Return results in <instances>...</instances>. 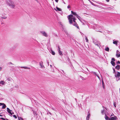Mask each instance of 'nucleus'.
Returning <instances> with one entry per match:
<instances>
[{
	"label": "nucleus",
	"instance_id": "48",
	"mask_svg": "<svg viewBox=\"0 0 120 120\" xmlns=\"http://www.w3.org/2000/svg\"><path fill=\"white\" fill-rule=\"evenodd\" d=\"M113 71L114 72H115V70L114 69H113Z\"/></svg>",
	"mask_w": 120,
	"mask_h": 120
},
{
	"label": "nucleus",
	"instance_id": "2",
	"mask_svg": "<svg viewBox=\"0 0 120 120\" xmlns=\"http://www.w3.org/2000/svg\"><path fill=\"white\" fill-rule=\"evenodd\" d=\"M68 18L69 20V22H76L75 21L76 19L72 15H69L68 16Z\"/></svg>",
	"mask_w": 120,
	"mask_h": 120
},
{
	"label": "nucleus",
	"instance_id": "42",
	"mask_svg": "<svg viewBox=\"0 0 120 120\" xmlns=\"http://www.w3.org/2000/svg\"><path fill=\"white\" fill-rule=\"evenodd\" d=\"M67 8H70V6H68L67 7Z\"/></svg>",
	"mask_w": 120,
	"mask_h": 120
},
{
	"label": "nucleus",
	"instance_id": "22",
	"mask_svg": "<svg viewBox=\"0 0 120 120\" xmlns=\"http://www.w3.org/2000/svg\"><path fill=\"white\" fill-rule=\"evenodd\" d=\"M64 30L65 34L67 35V36L68 37V36H69V34L68 33V32H67V31H65L64 30Z\"/></svg>",
	"mask_w": 120,
	"mask_h": 120
},
{
	"label": "nucleus",
	"instance_id": "6",
	"mask_svg": "<svg viewBox=\"0 0 120 120\" xmlns=\"http://www.w3.org/2000/svg\"><path fill=\"white\" fill-rule=\"evenodd\" d=\"M109 120H117V117L116 116H114L111 117Z\"/></svg>",
	"mask_w": 120,
	"mask_h": 120
},
{
	"label": "nucleus",
	"instance_id": "32",
	"mask_svg": "<svg viewBox=\"0 0 120 120\" xmlns=\"http://www.w3.org/2000/svg\"><path fill=\"white\" fill-rule=\"evenodd\" d=\"M85 40H86V41L87 42H88V40L87 37H85Z\"/></svg>",
	"mask_w": 120,
	"mask_h": 120
},
{
	"label": "nucleus",
	"instance_id": "46",
	"mask_svg": "<svg viewBox=\"0 0 120 120\" xmlns=\"http://www.w3.org/2000/svg\"><path fill=\"white\" fill-rule=\"evenodd\" d=\"M15 87L16 88H17L18 87V86H15Z\"/></svg>",
	"mask_w": 120,
	"mask_h": 120
},
{
	"label": "nucleus",
	"instance_id": "9",
	"mask_svg": "<svg viewBox=\"0 0 120 120\" xmlns=\"http://www.w3.org/2000/svg\"><path fill=\"white\" fill-rule=\"evenodd\" d=\"M7 111L11 115H12V114L11 112V110H10L8 108H7Z\"/></svg>",
	"mask_w": 120,
	"mask_h": 120
},
{
	"label": "nucleus",
	"instance_id": "41",
	"mask_svg": "<svg viewBox=\"0 0 120 120\" xmlns=\"http://www.w3.org/2000/svg\"><path fill=\"white\" fill-rule=\"evenodd\" d=\"M117 64H120V62L119 61H118V62H117Z\"/></svg>",
	"mask_w": 120,
	"mask_h": 120
},
{
	"label": "nucleus",
	"instance_id": "26",
	"mask_svg": "<svg viewBox=\"0 0 120 120\" xmlns=\"http://www.w3.org/2000/svg\"><path fill=\"white\" fill-rule=\"evenodd\" d=\"M101 113L103 115L105 113L104 110H102L101 111Z\"/></svg>",
	"mask_w": 120,
	"mask_h": 120
},
{
	"label": "nucleus",
	"instance_id": "20",
	"mask_svg": "<svg viewBox=\"0 0 120 120\" xmlns=\"http://www.w3.org/2000/svg\"><path fill=\"white\" fill-rule=\"evenodd\" d=\"M21 68H23L25 69H30V68L29 67H21Z\"/></svg>",
	"mask_w": 120,
	"mask_h": 120
},
{
	"label": "nucleus",
	"instance_id": "5",
	"mask_svg": "<svg viewBox=\"0 0 120 120\" xmlns=\"http://www.w3.org/2000/svg\"><path fill=\"white\" fill-rule=\"evenodd\" d=\"M40 33L43 36H45V37H47V34L44 31H41L40 32Z\"/></svg>",
	"mask_w": 120,
	"mask_h": 120
},
{
	"label": "nucleus",
	"instance_id": "27",
	"mask_svg": "<svg viewBox=\"0 0 120 120\" xmlns=\"http://www.w3.org/2000/svg\"><path fill=\"white\" fill-rule=\"evenodd\" d=\"M0 119L2 120H9L8 119H7V118H5V119L2 117L0 118Z\"/></svg>",
	"mask_w": 120,
	"mask_h": 120
},
{
	"label": "nucleus",
	"instance_id": "54",
	"mask_svg": "<svg viewBox=\"0 0 120 120\" xmlns=\"http://www.w3.org/2000/svg\"><path fill=\"white\" fill-rule=\"evenodd\" d=\"M61 26L62 28H63V26L62 25Z\"/></svg>",
	"mask_w": 120,
	"mask_h": 120
},
{
	"label": "nucleus",
	"instance_id": "60",
	"mask_svg": "<svg viewBox=\"0 0 120 120\" xmlns=\"http://www.w3.org/2000/svg\"><path fill=\"white\" fill-rule=\"evenodd\" d=\"M49 113L51 114V113H50V112H49Z\"/></svg>",
	"mask_w": 120,
	"mask_h": 120
},
{
	"label": "nucleus",
	"instance_id": "29",
	"mask_svg": "<svg viewBox=\"0 0 120 120\" xmlns=\"http://www.w3.org/2000/svg\"><path fill=\"white\" fill-rule=\"evenodd\" d=\"M7 17H6V16H4L3 17H2L1 18L2 19H6V18Z\"/></svg>",
	"mask_w": 120,
	"mask_h": 120
},
{
	"label": "nucleus",
	"instance_id": "55",
	"mask_svg": "<svg viewBox=\"0 0 120 120\" xmlns=\"http://www.w3.org/2000/svg\"><path fill=\"white\" fill-rule=\"evenodd\" d=\"M13 66H12V67H11V68H13Z\"/></svg>",
	"mask_w": 120,
	"mask_h": 120
},
{
	"label": "nucleus",
	"instance_id": "30",
	"mask_svg": "<svg viewBox=\"0 0 120 120\" xmlns=\"http://www.w3.org/2000/svg\"><path fill=\"white\" fill-rule=\"evenodd\" d=\"M11 79L10 78H8L6 80H8L9 81H10Z\"/></svg>",
	"mask_w": 120,
	"mask_h": 120
},
{
	"label": "nucleus",
	"instance_id": "49",
	"mask_svg": "<svg viewBox=\"0 0 120 120\" xmlns=\"http://www.w3.org/2000/svg\"><path fill=\"white\" fill-rule=\"evenodd\" d=\"M47 63H48V65H49V63L48 62H47Z\"/></svg>",
	"mask_w": 120,
	"mask_h": 120
},
{
	"label": "nucleus",
	"instance_id": "58",
	"mask_svg": "<svg viewBox=\"0 0 120 120\" xmlns=\"http://www.w3.org/2000/svg\"><path fill=\"white\" fill-rule=\"evenodd\" d=\"M103 87L104 88V86L103 85Z\"/></svg>",
	"mask_w": 120,
	"mask_h": 120
},
{
	"label": "nucleus",
	"instance_id": "28",
	"mask_svg": "<svg viewBox=\"0 0 120 120\" xmlns=\"http://www.w3.org/2000/svg\"><path fill=\"white\" fill-rule=\"evenodd\" d=\"M93 73L94 75H95L96 76L98 77V75H97V73L95 72H93Z\"/></svg>",
	"mask_w": 120,
	"mask_h": 120
},
{
	"label": "nucleus",
	"instance_id": "61",
	"mask_svg": "<svg viewBox=\"0 0 120 120\" xmlns=\"http://www.w3.org/2000/svg\"><path fill=\"white\" fill-rule=\"evenodd\" d=\"M60 24L61 25H62V24Z\"/></svg>",
	"mask_w": 120,
	"mask_h": 120
},
{
	"label": "nucleus",
	"instance_id": "38",
	"mask_svg": "<svg viewBox=\"0 0 120 120\" xmlns=\"http://www.w3.org/2000/svg\"><path fill=\"white\" fill-rule=\"evenodd\" d=\"M114 105L115 107H116V105L114 103Z\"/></svg>",
	"mask_w": 120,
	"mask_h": 120
},
{
	"label": "nucleus",
	"instance_id": "44",
	"mask_svg": "<svg viewBox=\"0 0 120 120\" xmlns=\"http://www.w3.org/2000/svg\"><path fill=\"white\" fill-rule=\"evenodd\" d=\"M55 0L56 2L57 3L58 1V0Z\"/></svg>",
	"mask_w": 120,
	"mask_h": 120
},
{
	"label": "nucleus",
	"instance_id": "31",
	"mask_svg": "<svg viewBox=\"0 0 120 120\" xmlns=\"http://www.w3.org/2000/svg\"><path fill=\"white\" fill-rule=\"evenodd\" d=\"M111 60H112L111 61H115V59L114 58H112Z\"/></svg>",
	"mask_w": 120,
	"mask_h": 120
},
{
	"label": "nucleus",
	"instance_id": "18",
	"mask_svg": "<svg viewBox=\"0 0 120 120\" xmlns=\"http://www.w3.org/2000/svg\"><path fill=\"white\" fill-rule=\"evenodd\" d=\"M120 65H117L115 67V68L117 70L119 69H120Z\"/></svg>",
	"mask_w": 120,
	"mask_h": 120
},
{
	"label": "nucleus",
	"instance_id": "24",
	"mask_svg": "<svg viewBox=\"0 0 120 120\" xmlns=\"http://www.w3.org/2000/svg\"><path fill=\"white\" fill-rule=\"evenodd\" d=\"M56 8L57 10L59 11H61V9L57 7H56Z\"/></svg>",
	"mask_w": 120,
	"mask_h": 120
},
{
	"label": "nucleus",
	"instance_id": "13",
	"mask_svg": "<svg viewBox=\"0 0 120 120\" xmlns=\"http://www.w3.org/2000/svg\"><path fill=\"white\" fill-rule=\"evenodd\" d=\"M71 13L72 14H73L74 15L77 17V15H78L75 12H74L72 11H71Z\"/></svg>",
	"mask_w": 120,
	"mask_h": 120
},
{
	"label": "nucleus",
	"instance_id": "59",
	"mask_svg": "<svg viewBox=\"0 0 120 120\" xmlns=\"http://www.w3.org/2000/svg\"><path fill=\"white\" fill-rule=\"evenodd\" d=\"M76 100V98H75V100Z\"/></svg>",
	"mask_w": 120,
	"mask_h": 120
},
{
	"label": "nucleus",
	"instance_id": "37",
	"mask_svg": "<svg viewBox=\"0 0 120 120\" xmlns=\"http://www.w3.org/2000/svg\"><path fill=\"white\" fill-rule=\"evenodd\" d=\"M18 120H21V117H18Z\"/></svg>",
	"mask_w": 120,
	"mask_h": 120
},
{
	"label": "nucleus",
	"instance_id": "17",
	"mask_svg": "<svg viewBox=\"0 0 120 120\" xmlns=\"http://www.w3.org/2000/svg\"><path fill=\"white\" fill-rule=\"evenodd\" d=\"M111 64H112V65H113V66H115V63L113 61H111Z\"/></svg>",
	"mask_w": 120,
	"mask_h": 120
},
{
	"label": "nucleus",
	"instance_id": "4",
	"mask_svg": "<svg viewBox=\"0 0 120 120\" xmlns=\"http://www.w3.org/2000/svg\"><path fill=\"white\" fill-rule=\"evenodd\" d=\"M94 44L98 46H99L100 45V42L96 40H94L93 41Z\"/></svg>",
	"mask_w": 120,
	"mask_h": 120
},
{
	"label": "nucleus",
	"instance_id": "11",
	"mask_svg": "<svg viewBox=\"0 0 120 120\" xmlns=\"http://www.w3.org/2000/svg\"><path fill=\"white\" fill-rule=\"evenodd\" d=\"M115 40H113V43L114 44H115L116 45H117V42H118V41L116 40L115 41Z\"/></svg>",
	"mask_w": 120,
	"mask_h": 120
},
{
	"label": "nucleus",
	"instance_id": "50",
	"mask_svg": "<svg viewBox=\"0 0 120 120\" xmlns=\"http://www.w3.org/2000/svg\"><path fill=\"white\" fill-rule=\"evenodd\" d=\"M0 116H2V115H1L0 114Z\"/></svg>",
	"mask_w": 120,
	"mask_h": 120
},
{
	"label": "nucleus",
	"instance_id": "23",
	"mask_svg": "<svg viewBox=\"0 0 120 120\" xmlns=\"http://www.w3.org/2000/svg\"><path fill=\"white\" fill-rule=\"evenodd\" d=\"M109 49L108 47H107L105 49V50L106 51H109Z\"/></svg>",
	"mask_w": 120,
	"mask_h": 120
},
{
	"label": "nucleus",
	"instance_id": "3",
	"mask_svg": "<svg viewBox=\"0 0 120 120\" xmlns=\"http://www.w3.org/2000/svg\"><path fill=\"white\" fill-rule=\"evenodd\" d=\"M115 76L116 78V81H117L120 79V73L119 72H117L115 73Z\"/></svg>",
	"mask_w": 120,
	"mask_h": 120
},
{
	"label": "nucleus",
	"instance_id": "43",
	"mask_svg": "<svg viewBox=\"0 0 120 120\" xmlns=\"http://www.w3.org/2000/svg\"><path fill=\"white\" fill-rule=\"evenodd\" d=\"M2 69V67H0V71H1Z\"/></svg>",
	"mask_w": 120,
	"mask_h": 120
},
{
	"label": "nucleus",
	"instance_id": "12",
	"mask_svg": "<svg viewBox=\"0 0 120 120\" xmlns=\"http://www.w3.org/2000/svg\"><path fill=\"white\" fill-rule=\"evenodd\" d=\"M76 17L79 19L81 22H82V19L78 15H77Z\"/></svg>",
	"mask_w": 120,
	"mask_h": 120
},
{
	"label": "nucleus",
	"instance_id": "14",
	"mask_svg": "<svg viewBox=\"0 0 120 120\" xmlns=\"http://www.w3.org/2000/svg\"><path fill=\"white\" fill-rule=\"evenodd\" d=\"M90 114L88 112V115L87 116V117H86V120H89L90 117Z\"/></svg>",
	"mask_w": 120,
	"mask_h": 120
},
{
	"label": "nucleus",
	"instance_id": "8",
	"mask_svg": "<svg viewBox=\"0 0 120 120\" xmlns=\"http://www.w3.org/2000/svg\"><path fill=\"white\" fill-rule=\"evenodd\" d=\"M71 24H72L73 25L75 26L78 29L79 28V27L78 26V25L77 23H70Z\"/></svg>",
	"mask_w": 120,
	"mask_h": 120
},
{
	"label": "nucleus",
	"instance_id": "39",
	"mask_svg": "<svg viewBox=\"0 0 120 120\" xmlns=\"http://www.w3.org/2000/svg\"><path fill=\"white\" fill-rule=\"evenodd\" d=\"M3 103H0V106L2 105H3Z\"/></svg>",
	"mask_w": 120,
	"mask_h": 120
},
{
	"label": "nucleus",
	"instance_id": "21",
	"mask_svg": "<svg viewBox=\"0 0 120 120\" xmlns=\"http://www.w3.org/2000/svg\"><path fill=\"white\" fill-rule=\"evenodd\" d=\"M3 106L2 107V109H5V108L6 106L5 104H4V103H3Z\"/></svg>",
	"mask_w": 120,
	"mask_h": 120
},
{
	"label": "nucleus",
	"instance_id": "10",
	"mask_svg": "<svg viewBox=\"0 0 120 120\" xmlns=\"http://www.w3.org/2000/svg\"><path fill=\"white\" fill-rule=\"evenodd\" d=\"M5 82L4 81H1L0 82V86H2V85H4Z\"/></svg>",
	"mask_w": 120,
	"mask_h": 120
},
{
	"label": "nucleus",
	"instance_id": "25",
	"mask_svg": "<svg viewBox=\"0 0 120 120\" xmlns=\"http://www.w3.org/2000/svg\"><path fill=\"white\" fill-rule=\"evenodd\" d=\"M116 56L117 57H120V54H116Z\"/></svg>",
	"mask_w": 120,
	"mask_h": 120
},
{
	"label": "nucleus",
	"instance_id": "35",
	"mask_svg": "<svg viewBox=\"0 0 120 120\" xmlns=\"http://www.w3.org/2000/svg\"><path fill=\"white\" fill-rule=\"evenodd\" d=\"M58 51H59V50H60V47L59 46H58Z\"/></svg>",
	"mask_w": 120,
	"mask_h": 120
},
{
	"label": "nucleus",
	"instance_id": "45",
	"mask_svg": "<svg viewBox=\"0 0 120 120\" xmlns=\"http://www.w3.org/2000/svg\"><path fill=\"white\" fill-rule=\"evenodd\" d=\"M107 2H109V0H105Z\"/></svg>",
	"mask_w": 120,
	"mask_h": 120
},
{
	"label": "nucleus",
	"instance_id": "15",
	"mask_svg": "<svg viewBox=\"0 0 120 120\" xmlns=\"http://www.w3.org/2000/svg\"><path fill=\"white\" fill-rule=\"evenodd\" d=\"M50 52V53H51L53 55H54L55 54V52L52 50H51Z\"/></svg>",
	"mask_w": 120,
	"mask_h": 120
},
{
	"label": "nucleus",
	"instance_id": "33",
	"mask_svg": "<svg viewBox=\"0 0 120 120\" xmlns=\"http://www.w3.org/2000/svg\"><path fill=\"white\" fill-rule=\"evenodd\" d=\"M32 111L33 112L34 114H36V112L35 111H34L33 109L32 110Z\"/></svg>",
	"mask_w": 120,
	"mask_h": 120
},
{
	"label": "nucleus",
	"instance_id": "53",
	"mask_svg": "<svg viewBox=\"0 0 120 120\" xmlns=\"http://www.w3.org/2000/svg\"><path fill=\"white\" fill-rule=\"evenodd\" d=\"M3 23H1V24H2Z\"/></svg>",
	"mask_w": 120,
	"mask_h": 120
},
{
	"label": "nucleus",
	"instance_id": "34",
	"mask_svg": "<svg viewBox=\"0 0 120 120\" xmlns=\"http://www.w3.org/2000/svg\"><path fill=\"white\" fill-rule=\"evenodd\" d=\"M8 64H12L11 62H9L8 63Z\"/></svg>",
	"mask_w": 120,
	"mask_h": 120
},
{
	"label": "nucleus",
	"instance_id": "52",
	"mask_svg": "<svg viewBox=\"0 0 120 120\" xmlns=\"http://www.w3.org/2000/svg\"><path fill=\"white\" fill-rule=\"evenodd\" d=\"M50 66L51 67V68L52 67V65H50Z\"/></svg>",
	"mask_w": 120,
	"mask_h": 120
},
{
	"label": "nucleus",
	"instance_id": "57",
	"mask_svg": "<svg viewBox=\"0 0 120 120\" xmlns=\"http://www.w3.org/2000/svg\"><path fill=\"white\" fill-rule=\"evenodd\" d=\"M13 66H12V67H11V68H13Z\"/></svg>",
	"mask_w": 120,
	"mask_h": 120
},
{
	"label": "nucleus",
	"instance_id": "16",
	"mask_svg": "<svg viewBox=\"0 0 120 120\" xmlns=\"http://www.w3.org/2000/svg\"><path fill=\"white\" fill-rule=\"evenodd\" d=\"M105 119L106 120H109L110 119V118H109L106 115V114H105Z\"/></svg>",
	"mask_w": 120,
	"mask_h": 120
},
{
	"label": "nucleus",
	"instance_id": "19",
	"mask_svg": "<svg viewBox=\"0 0 120 120\" xmlns=\"http://www.w3.org/2000/svg\"><path fill=\"white\" fill-rule=\"evenodd\" d=\"M58 52L60 55L61 56H62L63 55V54H62L61 51L60 50H59V51H58Z\"/></svg>",
	"mask_w": 120,
	"mask_h": 120
},
{
	"label": "nucleus",
	"instance_id": "47",
	"mask_svg": "<svg viewBox=\"0 0 120 120\" xmlns=\"http://www.w3.org/2000/svg\"><path fill=\"white\" fill-rule=\"evenodd\" d=\"M21 120H24L23 118H21Z\"/></svg>",
	"mask_w": 120,
	"mask_h": 120
},
{
	"label": "nucleus",
	"instance_id": "40",
	"mask_svg": "<svg viewBox=\"0 0 120 120\" xmlns=\"http://www.w3.org/2000/svg\"><path fill=\"white\" fill-rule=\"evenodd\" d=\"M119 51L118 50H117V51H116V54H119Z\"/></svg>",
	"mask_w": 120,
	"mask_h": 120
},
{
	"label": "nucleus",
	"instance_id": "1",
	"mask_svg": "<svg viewBox=\"0 0 120 120\" xmlns=\"http://www.w3.org/2000/svg\"><path fill=\"white\" fill-rule=\"evenodd\" d=\"M6 3L7 5L12 8H14L15 7L13 2L11 0H7Z\"/></svg>",
	"mask_w": 120,
	"mask_h": 120
},
{
	"label": "nucleus",
	"instance_id": "56",
	"mask_svg": "<svg viewBox=\"0 0 120 120\" xmlns=\"http://www.w3.org/2000/svg\"><path fill=\"white\" fill-rule=\"evenodd\" d=\"M13 66H12V67H11V68H13Z\"/></svg>",
	"mask_w": 120,
	"mask_h": 120
},
{
	"label": "nucleus",
	"instance_id": "51",
	"mask_svg": "<svg viewBox=\"0 0 120 120\" xmlns=\"http://www.w3.org/2000/svg\"><path fill=\"white\" fill-rule=\"evenodd\" d=\"M90 2L91 3H91H92V4H93V3L92 2H91V1H90Z\"/></svg>",
	"mask_w": 120,
	"mask_h": 120
},
{
	"label": "nucleus",
	"instance_id": "7",
	"mask_svg": "<svg viewBox=\"0 0 120 120\" xmlns=\"http://www.w3.org/2000/svg\"><path fill=\"white\" fill-rule=\"evenodd\" d=\"M39 64L41 66V68H44V66L43 65V62L41 61L39 63Z\"/></svg>",
	"mask_w": 120,
	"mask_h": 120
},
{
	"label": "nucleus",
	"instance_id": "36",
	"mask_svg": "<svg viewBox=\"0 0 120 120\" xmlns=\"http://www.w3.org/2000/svg\"><path fill=\"white\" fill-rule=\"evenodd\" d=\"M13 117H15V119L17 118V116L15 115H13Z\"/></svg>",
	"mask_w": 120,
	"mask_h": 120
}]
</instances>
